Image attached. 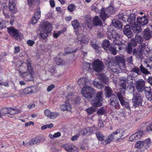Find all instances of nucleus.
<instances>
[{"label": "nucleus", "mask_w": 152, "mask_h": 152, "mask_svg": "<svg viewBox=\"0 0 152 152\" xmlns=\"http://www.w3.org/2000/svg\"><path fill=\"white\" fill-rule=\"evenodd\" d=\"M77 83L80 87H83L81 93L86 99H90L92 97L93 95H95L94 89L88 86L90 82L86 77L79 79L78 80Z\"/></svg>", "instance_id": "obj_1"}, {"label": "nucleus", "mask_w": 152, "mask_h": 152, "mask_svg": "<svg viewBox=\"0 0 152 152\" xmlns=\"http://www.w3.org/2000/svg\"><path fill=\"white\" fill-rule=\"evenodd\" d=\"M102 92H99L96 95L95 97L94 96V95L90 99H88L89 100H92L91 103L93 104V106L92 107L86 110V111L88 114L91 115L95 111L96 109L95 107H99L101 106V102L102 100Z\"/></svg>", "instance_id": "obj_2"}, {"label": "nucleus", "mask_w": 152, "mask_h": 152, "mask_svg": "<svg viewBox=\"0 0 152 152\" xmlns=\"http://www.w3.org/2000/svg\"><path fill=\"white\" fill-rule=\"evenodd\" d=\"M27 61V71L22 72H19V74L20 77H22L26 81H32L34 80L33 76V69L31 64V60L30 59H28Z\"/></svg>", "instance_id": "obj_3"}, {"label": "nucleus", "mask_w": 152, "mask_h": 152, "mask_svg": "<svg viewBox=\"0 0 152 152\" xmlns=\"http://www.w3.org/2000/svg\"><path fill=\"white\" fill-rule=\"evenodd\" d=\"M104 65L100 60L96 59L92 63V67L94 70L97 72H102L104 69Z\"/></svg>", "instance_id": "obj_4"}, {"label": "nucleus", "mask_w": 152, "mask_h": 152, "mask_svg": "<svg viewBox=\"0 0 152 152\" xmlns=\"http://www.w3.org/2000/svg\"><path fill=\"white\" fill-rule=\"evenodd\" d=\"M102 46L104 49L108 53H110L113 55L116 54V49L110 46L109 40H104L102 43Z\"/></svg>", "instance_id": "obj_5"}, {"label": "nucleus", "mask_w": 152, "mask_h": 152, "mask_svg": "<svg viewBox=\"0 0 152 152\" xmlns=\"http://www.w3.org/2000/svg\"><path fill=\"white\" fill-rule=\"evenodd\" d=\"M132 100L133 106L135 107H137L141 105L142 96L139 93L136 92L135 94H134Z\"/></svg>", "instance_id": "obj_6"}, {"label": "nucleus", "mask_w": 152, "mask_h": 152, "mask_svg": "<svg viewBox=\"0 0 152 152\" xmlns=\"http://www.w3.org/2000/svg\"><path fill=\"white\" fill-rule=\"evenodd\" d=\"M7 31L10 36L18 40V39H20L22 38V34L20 33L17 29L14 27L7 28Z\"/></svg>", "instance_id": "obj_7"}, {"label": "nucleus", "mask_w": 152, "mask_h": 152, "mask_svg": "<svg viewBox=\"0 0 152 152\" xmlns=\"http://www.w3.org/2000/svg\"><path fill=\"white\" fill-rule=\"evenodd\" d=\"M108 39L113 41L118 40L120 38V34L114 30L107 32Z\"/></svg>", "instance_id": "obj_8"}, {"label": "nucleus", "mask_w": 152, "mask_h": 152, "mask_svg": "<svg viewBox=\"0 0 152 152\" xmlns=\"http://www.w3.org/2000/svg\"><path fill=\"white\" fill-rule=\"evenodd\" d=\"M62 146L68 152H78V149L71 144H65Z\"/></svg>", "instance_id": "obj_9"}, {"label": "nucleus", "mask_w": 152, "mask_h": 152, "mask_svg": "<svg viewBox=\"0 0 152 152\" xmlns=\"http://www.w3.org/2000/svg\"><path fill=\"white\" fill-rule=\"evenodd\" d=\"M52 25L48 22H45L42 25L41 28L42 30L45 32L50 33L52 29Z\"/></svg>", "instance_id": "obj_10"}, {"label": "nucleus", "mask_w": 152, "mask_h": 152, "mask_svg": "<svg viewBox=\"0 0 152 152\" xmlns=\"http://www.w3.org/2000/svg\"><path fill=\"white\" fill-rule=\"evenodd\" d=\"M142 134L143 132L142 130H139L135 133L132 135L130 137L129 140L131 141L137 140L141 137Z\"/></svg>", "instance_id": "obj_11"}, {"label": "nucleus", "mask_w": 152, "mask_h": 152, "mask_svg": "<svg viewBox=\"0 0 152 152\" xmlns=\"http://www.w3.org/2000/svg\"><path fill=\"white\" fill-rule=\"evenodd\" d=\"M136 15L134 13H132L129 16H128L127 18V22L131 25L137 22V18H136Z\"/></svg>", "instance_id": "obj_12"}, {"label": "nucleus", "mask_w": 152, "mask_h": 152, "mask_svg": "<svg viewBox=\"0 0 152 152\" xmlns=\"http://www.w3.org/2000/svg\"><path fill=\"white\" fill-rule=\"evenodd\" d=\"M45 115L51 119H54L56 118L59 115L58 112H51L48 109L45 110L44 111Z\"/></svg>", "instance_id": "obj_13"}, {"label": "nucleus", "mask_w": 152, "mask_h": 152, "mask_svg": "<svg viewBox=\"0 0 152 152\" xmlns=\"http://www.w3.org/2000/svg\"><path fill=\"white\" fill-rule=\"evenodd\" d=\"M143 90L146 98L148 100L151 101L152 100V91L150 87H145Z\"/></svg>", "instance_id": "obj_14"}, {"label": "nucleus", "mask_w": 152, "mask_h": 152, "mask_svg": "<svg viewBox=\"0 0 152 152\" xmlns=\"http://www.w3.org/2000/svg\"><path fill=\"white\" fill-rule=\"evenodd\" d=\"M110 104L112 107H114L116 109L120 108V105L115 96H113V97L110 99Z\"/></svg>", "instance_id": "obj_15"}, {"label": "nucleus", "mask_w": 152, "mask_h": 152, "mask_svg": "<svg viewBox=\"0 0 152 152\" xmlns=\"http://www.w3.org/2000/svg\"><path fill=\"white\" fill-rule=\"evenodd\" d=\"M143 37L145 40H149L152 37V31L150 30L149 28H146L142 32Z\"/></svg>", "instance_id": "obj_16"}, {"label": "nucleus", "mask_w": 152, "mask_h": 152, "mask_svg": "<svg viewBox=\"0 0 152 152\" xmlns=\"http://www.w3.org/2000/svg\"><path fill=\"white\" fill-rule=\"evenodd\" d=\"M124 132L122 130L118 129L112 133L115 140H118L124 135Z\"/></svg>", "instance_id": "obj_17"}, {"label": "nucleus", "mask_w": 152, "mask_h": 152, "mask_svg": "<svg viewBox=\"0 0 152 152\" xmlns=\"http://www.w3.org/2000/svg\"><path fill=\"white\" fill-rule=\"evenodd\" d=\"M125 90L124 89H120V91L118 92L117 94L118 97L121 103V104L123 105H124V96L125 95Z\"/></svg>", "instance_id": "obj_18"}, {"label": "nucleus", "mask_w": 152, "mask_h": 152, "mask_svg": "<svg viewBox=\"0 0 152 152\" xmlns=\"http://www.w3.org/2000/svg\"><path fill=\"white\" fill-rule=\"evenodd\" d=\"M145 82L142 79H140L137 82L136 87L138 91L141 92L145 88Z\"/></svg>", "instance_id": "obj_19"}, {"label": "nucleus", "mask_w": 152, "mask_h": 152, "mask_svg": "<svg viewBox=\"0 0 152 152\" xmlns=\"http://www.w3.org/2000/svg\"><path fill=\"white\" fill-rule=\"evenodd\" d=\"M124 34L129 38H130L132 36V34L131 31V28L129 25H126L123 29Z\"/></svg>", "instance_id": "obj_20"}, {"label": "nucleus", "mask_w": 152, "mask_h": 152, "mask_svg": "<svg viewBox=\"0 0 152 152\" xmlns=\"http://www.w3.org/2000/svg\"><path fill=\"white\" fill-rule=\"evenodd\" d=\"M131 26L132 30L134 33H138L142 31V29L141 28L140 25L137 23Z\"/></svg>", "instance_id": "obj_21"}, {"label": "nucleus", "mask_w": 152, "mask_h": 152, "mask_svg": "<svg viewBox=\"0 0 152 152\" xmlns=\"http://www.w3.org/2000/svg\"><path fill=\"white\" fill-rule=\"evenodd\" d=\"M137 22L140 25L144 26L147 24L148 20L145 15L142 17H137Z\"/></svg>", "instance_id": "obj_22"}, {"label": "nucleus", "mask_w": 152, "mask_h": 152, "mask_svg": "<svg viewBox=\"0 0 152 152\" xmlns=\"http://www.w3.org/2000/svg\"><path fill=\"white\" fill-rule=\"evenodd\" d=\"M93 132V128L88 127L82 129L81 130L80 134L83 135H84L86 134L88 135H91Z\"/></svg>", "instance_id": "obj_23"}, {"label": "nucleus", "mask_w": 152, "mask_h": 152, "mask_svg": "<svg viewBox=\"0 0 152 152\" xmlns=\"http://www.w3.org/2000/svg\"><path fill=\"white\" fill-rule=\"evenodd\" d=\"M114 60L118 64L121 63L123 65L124 68L125 67V61L124 56H117L114 58Z\"/></svg>", "instance_id": "obj_24"}, {"label": "nucleus", "mask_w": 152, "mask_h": 152, "mask_svg": "<svg viewBox=\"0 0 152 152\" xmlns=\"http://www.w3.org/2000/svg\"><path fill=\"white\" fill-rule=\"evenodd\" d=\"M60 108L63 111H70L71 109V104L68 102V101H66L65 104H61V105Z\"/></svg>", "instance_id": "obj_25"}, {"label": "nucleus", "mask_w": 152, "mask_h": 152, "mask_svg": "<svg viewBox=\"0 0 152 152\" xmlns=\"http://www.w3.org/2000/svg\"><path fill=\"white\" fill-rule=\"evenodd\" d=\"M17 4V0H9L8 3L9 9L11 11L14 10L16 8Z\"/></svg>", "instance_id": "obj_26"}, {"label": "nucleus", "mask_w": 152, "mask_h": 152, "mask_svg": "<svg viewBox=\"0 0 152 152\" xmlns=\"http://www.w3.org/2000/svg\"><path fill=\"white\" fill-rule=\"evenodd\" d=\"M40 11L35 12L34 16L32 18L31 23L33 24H35L40 17Z\"/></svg>", "instance_id": "obj_27"}, {"label": "nucleus", "mask_w": 152, "mask_h": 152, "mask_svg": "<svg viewBox=\"0 0 152 152\" xmlns=\"http://www.w3.org/2000/svg\"><path fill=\"white\" fill-rule=\"evenodd\" d=\"M120 86L121 87V89L123 90L124 89V90H126V78L123 77H121L120 78Z\"/></svg>", "instance_id": "obj_28"}, {"label": "nucleus", "mask_w": 152, "mask_h": 152, "mask_svg": "<svg viewBox=\"0 0 152 152\" xmlns=\"http://www.w3.org/2000/svg\"><path fill=\"white\" fill-rule=\"evenodd\" d=\"M111 60H112L111 59L109 61V60L107 61L106 62V65L112 72H115L116 70L114 68L115 67V66L113 65V63L111 62Z\"/></svg>", "instance_id": "obj_29"}, {"label": "nucleus", "mask_w": 152, "mask_h": 152, "mask_svg": "<svg viewBox=\"0 0 152 152\" xmlns=\"http://www.w3.org/2000/svg\"><path fill=\"white\" fill-rule=\"evenodd\" d=\"M105 91L106 96L107 97H112L114 95L112 94L113 92L112 89L109 86H106L105 88Z\"/></svg>", "instance_id": "obj_30"}, {"label": "nucleus", "mask_w": 152, "mask_h": 152, "mask_svg": "<svg viewBox=\"0 0 152 152\" xmlns=\"http://www.w3.org/2000/svg\"><path fill=\"white\" fill-rule=\"evenodd\" d=\"M99 78L102 83L106 85L108 84L109 80L106 75L103 74H101L99 76Z\"/></svg>", "instance_id": "obj_31"}, {"label": "nucleus", "mask_w": 152, "mask_h": 152, "mask_svg": "<svg viewBox=\"0 0 152 152\" xmlns=\"http://www.w3.org/2000/svg\"><path fill=\"white\" fill-rule=\"evenodd\" d=\"M145 47V46L142 45L140 44L139 45V50L138 53L137 54V56H136V57L139 58H141Z\"/></svg>", "instance_id": "obj_32"}, {"label": "nucleus", "mask_w": 152, "mask_h": 152, "mask_svg": "<svg viewBox=\"0 0 152 152\" xmlns=\"http://www.w3.org/2000/svg\"><path fill=\"white\" fill-rule=\"evenodd\" d=\"M109 15L106 13L104 8H102L100 15V17L101 19L104 21Z\"/></svg>", "instance_id": "obj_33"}, {"label": "nucleus", "mask_w": 152, "mask_h": 152, "mask_svg": "<svg viewBox=\"0 0 152 152\" xmlns=\"http://www.w3.org/2000/svg\"><path fill=\"white\" fill-rule=\"evenodd\" d=\"M106 13L108 14L109 15L111 14H114L115 10L114 8L112 6H109L108 7H107L105 10Z\"/></svg>", "instance_id": "obj_34"}, {"label": "nucleus", "mask_w": 152, "mask_h": 152, "mask_svg": "<svg viewBox=\"0 0 152 152\" xmlns=\"http://www.w3.org/2000/svg\"><path fill=\"white\" fill-rule=\"evenodd\" d=\"M115 139L112 133L108 136L106 140H104V141L102 142V143L104 145L110 143L113 140Z\"/></svg>", "instance_id": "obj_35"}, {"label": "nucleus", "mask_w": 152, "mask_h": 152, "mask_svg": "<svg viewBox=\"0 0 152 152\" xmlns=\"http://www.w3.org/2000/svg\"><path fill=\"white\" fill-rule=\"evenodd\" d=\"M112 25L115 27L118 28H122V24L121 22L117 20H114L112 21Z\"/></svg>", "instance_id": "obj_36"}, {"label": "nucleus", "mask_w": 152, "mask_h": 152, "mask_svg": "<svg viewBox=\"0 0 152 152\" xmlns=\"http://www.w3.org/2000/svg\"><path fill=\"white\" fill-rule=\"evenodd\" d=\"M95 134L97 139L100 141L102 143L104 141V137L101 133L99 132H96Z\"/></svg>", "instance_id": "obj_37"}, {"label": "nucleus", "mask_w": 152, "mask_h": 152, "mask_svg": "<svg viewBox=\"0 0 152 152\" xmlns=\"http://www.w3.org/2000/svg\"><path fill=\"white\" fill-rule=\"evenodd\" d=\"M94 24L95 26H101L102 22L98 16H96L93 19Z\"/></svg>", "instance_id": "obj_38"}, {"label": "nucleus", "mask_w": 152, "mask_h": 152, "mask_svg": "<svg viewBox=\"0 0 152 152\" xmlns=\"http://www.w3.org/2000/svg\"><path fill=\"white\" fill-rule=\"evenodd\" d=\"M140 73L142 72L143 74L145 75H148L150 74V72H149L147 69L145 68L142 64H141L140 66Z\"/></svg>", "instance_id": "obj_39"}, {"label": "nucleus", "mask_w": 152, "mask_h": 152, "mask_svg": "<svg viewBox=\"0 0 152 152\" xmlns=\"http://www.w3.org/2000/svg\"><path fill=\"white\" fill-rule=\"evenodd\" d=\"M33 87H28L26 88L23 90V93L25 94L33 93L34 91Z\"/></svg>", "instance_id": "obj_40"}, {"label": "nucleus", "mask_w": 152, "mask_h": 152, "mask_svg": "<svg viewBox=\"0 0 152 152\" xmlns=\"http://www.w3.org/2000/svg\"><path fill=\"white\" fill-rule=\"evenodd\" d=\"M72 25L74 28L76 30H78V28L80 27L79 23L78 21L77 20H74L72 22Z\"/></svg>", "instance_id": "obj_41"}, {"label": "nucleus", "mask_w": 152, "mask_h": 152, "mask_svg": "<svg viewBox=\"0 0 152 152\" xmlns=\"http://www.w3.org/2000/svg\"><path fill=\"white\" fill-rule=\"evenodd\" d=\"M125 50L128 54H131L132 52V47L128 43L125 48Z\"/></svg>", "instance_id": "obj_42"}, {"label": "nucleus", "mask_w": 152, "mask_h": 152, "mask_svg": "<svg viewBox=\"0 0 152 152\" xmlns=\"http://www.w3.org/2000/svg\"><path fill=\"white\" fill-rule=\"evenodd\" d=\"M41 141L40 138L36 137L32 139L29 142V144L30 145L36 144L38 143L39 142Z\"/></svg>", "instance_id": "obj_43"}, {"label": "nucleus", "mask_w": 152, "mask_h": 152, "mask_svg": "<svg viewBox=\"0 0 152 152\" xmlns=\"http://www.w3.org/2000/svg\"><path fill=\"white\" fill-rule=\"evenodd\" d=\"M91 19L90 18H86V19L85 20V22L86 23V25L85 26L84 25H83V26L84 27H87L88 28L90 27L91 26Z\"/></svg>", "instance_id": "obj_44"}, {"label": "nucleus", "mask_w": 152, "mask_h": 152, "mask_svg": "<svg viewBox=\"0 0 152 152\" xmlns=\"http://www.w3.org/2000/svg\"><path fill=\"white\" fill-rule=\"evenodd\" d=\"M143 142L144 147L147 148L149 147L151 144V140L149 138H148L144 140Z\"/></svg>", "instance_id": "obj_45"}, {"label": "nucleus", "mask_w": 152, "mask_h": 152, "mask_svg": "<svg viewBox=\"0 0 152 152\" xmlns=\"http://www.w3.org/2000/svg\"><path fill=\"white\" fill-rule=\"evenodd\" d=\"M55 61L56 64L58 65H62L63 64V60L58 57L55 58Z\"/></svg>", "instance_id": "obj_46"}, {"label": "nucleus", "mask_w": 152, "mask_h": 152, "mask_svg": "<svg viewBox=\"0 0 152 152\" xmlns=\"http://www.w3.org/2000/svg\"><path fill=\"white\" fill-rule=\"evenodd\" d=\"M134 40L135 41L140 44L142 43L143 41V39L142 37L138 35L135 36Z\"/></svg>", "instance_id": "obj_47"}, {"label": "nucleus", "mask_w": 152, "mask_h": 152, "mask_svg": "<svg viewBox=\"0 0 152 152\" xmlns=\"http://www.w3.org/2000/svg\"><path fill=\"white\" fill-rule=\"evenodd\" d=\"M90 64L87 62H84L83 64V70H88L90 68Z\"/></svg>", "instance_id": "obj_48"}, {"label": "nucleus", "mask_w": 152, "mask_h": 152, "mask_svg": "<svg viewBox=\"0 0 152 152\" xmlns=\"http://www.w3.org/2000/svg\"><path fill=\"white\" fill-rule=\"evenodd\" d=\"M135 147L139 149L144 147L143 142L140 141L137 142L135 145Z\"/></svg>", "instance_id": "obj_49"}, {"label": "nucleus", "mask_w": 152, "mask_h": 152, "mask_svg": "<svg viewBox=\"0 0 152 152\" xmlns=\"http://www.w3.org/2000/svg\"><path fill=\"white\" fill-rule=\"evenodd\" d=\"M93 85L95 87L99 89L101 88L102 86L101 83L96 80L93 81Z\"/></svg>", "instance_id": "obj_50"}, {"label": "nucleus", "mask_w": 152, "mask_h": 152, "mask_svg": "<svg viewBox=\"0 0 152 152\" xmlns=\"http://www.w3.org/2000/svg\"><path fill=\"white\" fill-rule=\"evenodd\" d=\"M116 17L118 19H121L123 21H126V18L121 12L118 13L116 15Z\"/></svg>", "instance_id": "obj_51"}, {"label": "nucleus", "mask_w": 152, "mask_h": 152, "mask_svg": "<svg viewBox=\"0 0 152 152\" xmlns=\"http://www.w3.org/2000/svg\"><path fill=\"white\" fill-rule=\"evenodd\" d=\"M75 9V6L74 4L69 5L67 7V9L70 12H73Z\"/></svg>", "instance_id": "obj_52"}, {"label": "nucleus", "mask_w": 152, "mask_h": 152, "mask_svg": "<svg viewBox=\"0 0 152 152\" xmlns=\"http://www.w3.org/2000/svg\"><path fill=\"white\" fill-rule=\"evenodd\" d=\"M46 32H45L43 30H42V31L40 33V35L44 39H45L48 36V33H49Z\"/></svg>", "instance_id": "obj_53"}, {"label": "nucleus", "mask_w": 152, "mask_h": 152, "mask_svg": "<svg viewBox=\"0 0 152 152\" xmlns=\"http://www.w3.org/2000/svg\"><path fill=\"white\" fill-rule=\"evenodd\" d=\"M106 113V110L103 107H102L97 112L99 115H103Z\"/></svg>", "instance_id": "obj_54"}, {"label": "nucleus", "mask_w": 152, "mask_h": 152, "mask_svg": "<svg viewBox=\"0 0 152 152\" xmlns=\"http://www.w3.org/2000/svg\"><path fill=\"white\" fill-rule=\"evenodd\" d=\"M131 72H134L138 75L140 74V69H139L138 67H135L133 68L131 71Z\"/></svg>", "instance_id": "obj_55"}, {"label": "nucleus", "mask_w": 152, "mask_h": 152, "mask_svg": "<svg viewBox=\"0 0 152 152\" xmlns=\"http://www.w3.org/2000/svg\"><path fill=\"white\" fill-rule=\"evenodd\" d=\"M3 13L4 16L5 18H9L10 15L8 11L6 10H3Z\"/></svg>", "instance_id": "obj_56"}, {"label": "nucleus", "mask_w": 152, "mask_h": 152, "mask_svg": "<svg viewBox=\"0 0 152 152\" xmlns=\"http://www.w3.org/2000/svg\"><path fill=\"white\" fill-rule=\"evenodd\" d=\"M146 130L147 131L149 132L152 131V122L147 125Z\"/></svg>", "instance_id": "obj_57"}, {"label": "nucleus", "mask_w": 152, "mask_h": 152, "mask_svg": "<svg viewBox=\"0 0 152 152\" xmlns=\"http://www.w3.org/2000/svg\"><path fill=\"white\" fill-rule=\"evenodd\" d=\"M137 42L135 41V40H132L130 42H128L132 47H135L137 45Z\"/></svg>", "instance_id": "obj_58"}, {"label": "nucleus", "mask_w": 152, "mask_h": 152, "mask_svg": "<svg viewBox=\"0 0 152 152\" xmlns=\"http://www.w3.org/2000/svg\"><path fill=\"white\" fill-rule=\"evenodd\" d=\"M83 35L82 34H80L78 35L77 37V40L78 41L80 42V43H83Z\"/></svg>", "instance_id": "obj_59"}, {"label": "nucleus", "mask_w": 152, "mask_h": 152, "mask_svg": "<svg viewBox=\"0 0 152 152\" xmlns=\"http://www.w3.org/2000/svg\"><path fill=\"white\" fill-rule=\"evenodd\" d=\"M6 27V24L4 21L0 20V29H2Z\"/></svg>", "instance_id": "obj_60"}, {"label": "nucleus", "mask_w": 152, "mask_h": 152, "mask_svg": "<svg viewBox=\"0 0 152 152\" xmlns=\"http://www.w3.org/2000/svg\"><path fill=\"white\" fill-rule=\"evenodd\" d=\"M135 88L134 87L132 86H130L129 89V92L130 94H132L134 96V94H135L134 92Z\"/></svg>", "instance_id": "obj_61"}, {"label": "nucleus", "mask_w": 152, "mask_h": 152, "mask_svg": "<svg viewBox=\"0 0 152 152\" xmlns=\"http://www.w3.org/2000/svg\"><path fill=\"white\" fill-rule=\"evenodd\" d=\"M55 86L53 84H51L47 88V91L48 92L50 91L55 88Z\"/></svg>", "instance_id": "obj_62"}, {"label": "nucleus", "mask_w": 152, "mask_h": 152, "mask_svg": "<svg viewBox=\"0 0 152 152\" xmlns=\"http://www.w3.org/2000/svg\"><path fill=\"white\" fill-rule=\"evenodd\" d=\"M7 108H3L1 109V114L2 115H4L6 114H7L8 112H7Z\"/></svg>", "instance_id": "obj_63"}, {"label": "nucleus", "mask_w": 152, "mask_h": 152, "mask_svg": "<svg viewBox=\"0 0 152 152\" xmlns=\"http://www.w3.org/2000/svg\"><path fill=\"white\" fill-rule=\"evenodd\" d=\"M34 41L30 39L28 40L27 42V43L30 46H31L34 44Z\"/></svg>", "instance_id": "obj_64"}]
</instances>
